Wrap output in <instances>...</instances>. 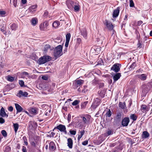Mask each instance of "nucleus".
<instances>
[{
  "instance_id": "17",
  "label": "nucleus",
  "mask_w": 152,
  "mask_h": 152,
  "mask_svg": "<svg viewBox=\"0 0 152 152\" xmlns=\"http://www.w3.org/2000/svg\"><path fill=\"white\" fill-rule=\"evenodd\" d=\"M16 109L17 110V113L18 112H20L23 110V108L21 107L17 103L15 104Z\"/></svg>"
},
{
  "instance_id": "30",
  "label": "nucleus",
  "mask_w": 152,
  "mask_h": 152,
  "mask_svg": "<svg viewBox=\"0 0 152 152\" xmlns=\"http://www.w3.org/2000/svg\"><path fill=\"white\" fill-rule=\"evenodd\" d=\"M137 118V116L135 114H132L130 116V118L133 121H135Z\"/></svg>"
},
{
  "instance_id": "34",
  "label": "nucleus",
  "mask_w": 152,
  "mask_h": 152,
  "mask_svg": "<svg viewBox=\"0 0 152 152\" xmlns=\"http://www.w3.org/2000/svg\"><path fill=\"white\" fill-rule=\"evenodd\" d=\"M18 28V26L15 24H13L10 25V28L12 30H15Z\"/></svg>"
},
{
  "instance_id": "45",
  "label": "nucleus",
  "mask_w": 152,
  "mask_h": 152,
  "mask_svg": "<svg viewBox=\"0 0 152 152\" xmlns=\"http://www.w3.org/2000/svg\"><path fill=\"white\" fill-rule=\"evenodd\" d=\"M113 134V132L111 130H109L107 132L106 134H105L106 136H108Z\"/></svg>"
},
{
  "instance_id": "27",
  "label": "nucleus",
  "mask_w": 152,
  "mask_h": 152,
  "mask_svg": "<svg viewBox=\"0 0 152 152\" xmlns=\"http://www.w3.org/2000/svg\"><path fill=\"white\" fill-rule=\"evenodd\" d=\"M93 49L95 51L96 53L97 54L100 52L101 50V47H96L92 49V50Z\"/></svg>"
},
{
  "instance_id": "41",
  "label": "nucleus",
  "mask_w": 152,
  "mask_h": 152,
  "mask_svg": "<svg viewBox=\"0 0 152 152\" xmlns=\"http://www.w3.org/2000/svg\"><path fill=\"white\" fill-rule=\"evenodd\" d=\"M11 148L8 146L6 147L4 150V152H10Z\"/></svg>"
},
{
  "instance_id": "40",
  "label": "nucleus",
  "mask_w": 152,
  "mask_h": 152,
  "mask_svg": "<svg viewBox=\"0 0 152 152\" xmlns=\"http://www.w3.org/2000/svg\"><path fill=\"white\" fill-rule=\"evenodd\" d=\"M71 37V34L70 33L67 34L66 36V41H69Z\"/></svg>"
},
{
  "instance_id": "43",
  "label": "nucleus",
  "mask_w": 152,
  "mask_h": 152,
  "mask_svg": "<svg viewBox=\"0 0 152 152\" xmlns=\"http://www.w3.org/2000/svg\"><path fill=\"white\" fill-rule=\"evenodd\" d=\"M129 6L131 7H134V4L132 0H129Z\"/></svg>"
},
{
  "instance_id": "57",
  "label": "nucleus",
  "mask_w": 152,
  "mask_h": 152,
  "mask_svg": "<svg viewBox=\"0 0 152 152\" xmlns=\"http://www.w3.org/2000/svg\"><path fill=\"white\" fill-rule=\"evenodd\" d=\"M13 107L12 106H10L8 108V110L10 112H12L13 110Z\"/></svg>"
},
{
  "instance_id": "26",
  "label": "nucleus",
  "mask_w": 152,
  "mask_h": 152,
  "mask_svg": "<svg viewBox=\"0 0 152 152\" xmlns=\"http://www.w3.org/2000/svg\"><path fill=\"white\" fill-rule=\"evenodd\" d=\"M149 136V133L146 131H144L143 132L142 136L143 138H147Z\"/></svg>"
},
{
  "instance_id": "51",
  "label": "nucleus",
  "mask_w": 152,
  "mask_h": 152,
  "mask_svg": "<svg viewBox=\"0 0 152 152\" xmlns=\"http://www.w3.org/2000/svg\"><path fill=\"white\" fill-rule=\"evenodd\" d=\"M140 39H138V42L137 44V46L138 48H141V46L142 45L141 44L140 42Z\"/></svg>"
},
{
  "instance_id": "47",
  "label": "nucleus",
  "mask_w": 152,
  "mask_h": 152,
  "mask_svg": "<svg viewBox=\"0 0 152 152\" xmlns=\"http://www.w3.org/2000/svg\"><path fill=\"white\" fill-rule=\"evenodd\" d=\"M79 102V101H78L77 100H75L72 103V104L73 105L75 106L77 105Z\"/></svg>"
},
{
  "instance_id": "25",
  "label": "nucleus",
  "mask_w": 152,
  "mask_h": 152,
  "mask_svg": "<svg viewBox=\"0 0 152 152\" xmlns=\"http://www.w3.org/2000/svg\"><path fill=\"white\" fill-rule=\"evenodd\" d=\"M37 7V5H33L30 7L29 9V11L33 13L34 11H36V8Z\"/></svg>"
},
{
  "instance_id": "37",
  "label": "nucleus",
  "mask_w": 152,
  "mask_h": 152,
  "mask_svg": "<svg viewBox=\"0 0 152 152\" xmlns=\"http://www.w3.org/2000/svg\"><path fill=\"white\" fill-rule=\"evenodd\" d=\"M80 5L77 6H75V7H72V8H74V11L75 12H78L80 11Z\"/></svg>"
},
{
  "instance_id": "18",
  "label": "nucleus",
  "mask_w": 152,
  "mask_h": 152,
  "mask_svg": "<svg viewBox=\"0 0 152 152\" xmlns=\"http://www.w3.org/2000/svg\"><path fill=\"white\" fill-rule=\"evenodd\" d=\"M37 109L36 107H31L30 108L29 110L31 113L32 114L34 115L37 114Z\"/></svg>"
},
{
  "instance_id": "28",
  "label": "nucleus",
  "mask_w": 152,
  "mask_h": 152,
  "mask_svg": "<svg viewBox=\"0 0 152 152\" xmlns=\"http://www.w3.org/2000/svg\"><path fill=\"white\" fill-rule=\"evenodd\" d=\"M88 103V101H85L83 102L81 104V109H85L86 106L87 104Z\"/></svg>"
},
{
  "instance_id": "21",
  "label": "nucleus",
  "mask_w": 152,
  "mask_h": 152,
  "mask_svg": "<svg viewBox=\"0 0 152 152\" xmlns=\"http://www.w3.org/2000/svg\"><path fill=\"white\" fill-rule=\"evenodd\" d=\"M67 145L68 147L72 148V147L73 142L71 138H69L67 139Z\"/></svg>"
},
{
  "instance_id": "3",
  "label": "nucleus",
  "mask_w": 152,
  "mask_h": 152,
  "mask_svg": "<svg viewBox=\"0 0 152 152\" xmlns=\"http://www.w3.org/2000/svg\"><path fill=\"white\" fill-rule=\"evenodd\" d=\"M67 4L68 7L69 9H72V7H75V6H76L80 5L79 2L76 0L71 1L69 3L67 2Z\"/></svg>"
},
{
  "instance_id": "8",
  "label": "nucleus",
  "mask_w": 152,
  "mask_h": 152,
  "mask_svg": "<svg viewBox=\"0 0 152 152\" xmlns=\"http://www.w3.org/2000/svg\"><path fill=\"white\" fill-rule=\"evenodd\" d=\"M101 100L98 98L94 99V102L92 103L91 107L93 109H96L99 104Z\"/></svg>"
},
{
  "instance_id": "2",
  "label": "nucleus",
  "mask_w": 152,
  "mask_h": 152,
  "mask_svg": "<svg viewBox=\"0 0 152 152\" xmlns=\"http://www.w3.org/2000/svg\"><path fill=\"white\" fill-rule=\"evenodd\" d=\"M51 59V57L49 56H44L40 58L38 60V62L39 64H43L50 61Z\"/></svg>"
},
{
  "instance_id": "31",
  "label": "nucleus",
  "mask_w": 152,
  "mask_h": 152,
  "mask_svg": "<svg viewBox=\"0 0 152 152\" xmlns=\"http://www.w3.org/2000/svg\"><path fill=\"white\" fill-rule=\"evenodd\" d=\"M85 131L84 130L80 131V134L78 136L77 139L79 140L80 138L82 137L83 136L84 134Z\"/></svg>"
},
{
  "instance_id": "61",
  "label": "nucleus",
  "mask_w": 152,
  "mask_h": 152,
  "mask_svg": "<svg viewBox=\"0 0 152 152\" xmlns=\"http://www.w3.org/2000/svg\"><path fill=\"white\" fill-rule=\"evenodd\" d=\"M31 144L32 146H34V147L36 146V144H35V142L34 141L31 142Z\"/></svg>"
},
{
  "instance_id": "16",
  "label": "nucleus",
  "mask_w": 152,
  "mask_h": 152,
  "mask_svg": "<svg viewBox=\"0 0 152 152\" xmlns=\"http://www.w3.org/2000/svg\"><path fill=\"white\" fill-rule=\"evenodd\" d=\"M0 116L2 117H7L8 116V115L6 113L4 108L3 107H2L0 110Z\"/></svg>"
},
{
  "instance_id": "4",
  "label": "nucleus",
  "mask_w": 152,
  "mask_h": 152,
  "mask_svg": "<svg viewBox=\"0 0 152 152\" xmlns=\"http://www.w3.org/2000/svg\"><path fill=\"white\" fill-rule=\"evenodd\" d=\"M123 116V114L122 112H118L116 113L114 117V121L116 122H120Z\"/></svg>"
},
{
  "instance_id": "50",
  "label": "nucleus",
  "mask_w": 152,
  "mask_h": 152,
  "mask_svg": "<svg viewBox=\"0 0 152 152\" xmlns=\"http://www.w3.org/2000/svg\"><path fill=\"white\" fill-rule=\"evenodd\" d=\"M5 122L4 120L2 118L0 117V123L3 124Z\"/></svg>"
},
{
  "instance_id": "39",
  "label": "nucleus",
  "mask_w": 152,
  "mask_h": 152,
  "mask_svg": "<svg viewBox=\"0 0 152 152\" xmlns=\"http://www.w3.org/2000/svg\"><path fill=\"white\" fill-rule=\"evenodd\" d=\"M14 80V77H11L10 75H9L7 76V80L8 81L10 82H12Z\"/></svg>"
},
{
  "instance_id": "48",
  "label": "nucleus",
  "mask_w": 152,
  "mask_h": 152,
  "mask_svg": "<svg viewBox=\"0 0 152 152\" xmlns=\"http://www.w3.org/2000/svg\"><path fill=\"white\" fill-rule=\"evenodd\" d=\"M6 12L4 11H0V16H4V15L5 14Z\"/></svg>"
},
{
  "instance_id": "1",
  "label": "nucleus",
  "mask_w": 152,
  "mask_h": 152,
  "mask_svg": "<svg viewBox=\"0 0 152 152\" xmlns=\"http://www.w3.org/2000/svg\"><path fill=\"white\" fill-rule=\"evenodd\" d=\"M62 46L61 45H59L55 48L54 50L53 54L56 59L62 55Z\"/></svg>"
},
{
  "instance_id": "44",
  "label": "nucleus",
  "mask_w": 152,
  "mask_h": 152,
  "mask_svg": "<svg viewBox=\"0 0 152 152\" xmlns=\"http://www.w3.org/2000/svg\"><path fill=\"white\" fill-rule=\"evenodd\" d=\"M21 75L22 76L23 75L27 76L28 78H29L30 77V76L29 75V74L27 72H23L22 73Z\"/></svg>"
},
{
  "instance_id": "24",
  "label": "nucleus",
  "mask_w": 152,
  "mask_h": 152,
  "mask_svg": "<svg viewBox=\"0 0 152 152\" xmlns=\"http://www.w3.org/2000/svg\"><path fill=\"white\" fill-rule=\"evenodd\" d=\"M31 24L33 26H35L38 22V20L37 18H32L31 21Z\"/></svg>"
},
{
  "instance_id": "12",
  "label": "nucleus",
  "mask_w": 152,
  "mask_h": 152,
  "mask_svg": "<svg viewBox=\"0 0 152 152\" xmlns=\"http://www.w3.org/2000/svg\"><path fill=\"white\" fill-rule=\"evenodd\" d=\"M120 11V8L118 7L116 9L114 10L113 14V18H116L118 15Z\"/></svg>"
},
{
  "instance_id": "6",
  "label": "nucleus",
  "mask_w": 152,
  "mask_h": 152,
  "mask_svg": "<svg viewBox=\"0 0 152 152\" xmlns=\"http://www.w3.org/2000/svg\"><path fill=\"white\" fill-rule=\"evenodd\" d=\"M54 129H58L61 132H64L65 134H66L67 133L65 126L62 124H59L56 127H55Z\"/></svg>"
},
{
  "instance_id": "22",
  "label": "nucleus",
  "mask_w": 152,
  "mask_h": 152,
  "mask_svg": "<svg viewBox=\"0 0 152 152\" xmlns=\"http://www.w3.org/2000/svg\"><path fill=\"white\" fill-rule=\"evenodd\" d=\"M56 148L55 145L53 142H51L49 144V149L51 151H54Z\"/></svg>"
},
{
  "instance_id": "60",
  "label": "nucleus",
  "mask_w": 152,
  "mask_h": 152,
  "mask_svg": "<svg viewBox=\"0 0 152 152\" xmlns=\"http://www.w3.org/2000/svg\"><path fill=\"white\" fill-rule=\"evenodd\" d=\"M69 41H66L65 44V46L67 48L69 45Z\"/></svg>"
},
{
  "instance_id": "62",
  "label": "nucleus",
  "mask_w": 152,
  "mask_h": 152,
  "mask_svg": "<svg viewBox=\"0 0 152 152\" xmlns=\"http://www.w3.org/2000/svg\"><path fill=\"white\" fill-rule=\"evenodd\" d=\"M55 134L53 132H51V134H50V137H53L55 135Z\"/></svg>"
},
{
  "instance_id": "56",
  "label": "nucleus",
  "mask_w": 152,
  "mask_h": 152,
  "mask_svg": "<svg viewBox=\"0 0 152 152\" xmlns=\"http://www.w3.org/2000/svg\"><path fill=\"white\" fill-rule=\"evenodd\" d=\"M88 141L87 140H85L82 143V144L83 145H86L88 144Z\"/></svg>"
},
{
  "instance_id": "15",
  "label": "nucleus",
  "mask_w": 152,
  "mask_h": 152,
  "mask_svg": "<svg viewBox=\"0 0 152 152\" xmlns=\"http://www.w3.org/2000/svg\"><path fill=\"white\" fill-rule=\"evenodd\" d=\"M136 76L139 79L142 80H145L147 77V75L145 74H142L141 75H137Z\"/></svg>"
},
{
  "instance_id": "23",
  "label": "nucleus",
  "mask_w": 152,
  "mask_h": 152,
  "mask_svg": "<svg viewBox=\"0 0 152 152\" xmlns=\"http://www.w3.org/2000/svg\"><path fill=\"white\" fill-rule=\"evenodd\" d=\"M119 106L122 109H124L126 108V104L125 102H119Z\"/></svg>"
},
{
  "instance_id": "13",
  "label": "nucleus",
  "mask_w": 152,
  "mask_h": 152,
  "mask_svg": "<svg viewBox=\"0 0 152 152\" xmlns=\"http://www.w3.org/2000/svg\"><path fill=\"white\" fill-rule=\"evenodd\" d=\"M111 70H113L115 72H118L120 70L119 64H114L111 68Z\"/></svg>"
},
{
  "instance_id": "5",
  "label": "nucleus",
  "mask_w": 152,
  "mask_h": 152,
  "mask_svg": "<svg viewBox=\"0 0 152 152\" xmlns=\"http://www.w3.org/2000/svg\"><path fill=\"white\" fill-rule=\"evenodd\" d=\"M84 83V81L83 80H75L73 84V88L74 89L77 88V87L82 86Z\"/></svg>"
},
{
  "instance_id": "55",
  "label": "nucleus",
  "mask_w": 152,
  "mask_h": 152,
  "mask_svg": "<svg viewBox=\"0 0 152 152\" xmlns=\"http://www.w3.org/2000/svg\"><path fill=\"white\" fill-rule=\"evenodd\" d=\"M17 2V0H13V5L15 7H16Z\"/></svg>"
},
{
  "instance_id": "20",
  "label": "nucleus",
  "mask_w": 152,
  "mask_h": 152,
  "mask_svg": "<svg viewBox=\"0 0 152 152\" xmlns=\"http://www.w3.org/2000/svg\"><path fill=\"white\" fill-rule=\"evenodd\" d=\"M121 76V73H118L115 74L113 77V78L115 81H116L119 79Z\"/></svg>"
},
{
  "instance_id": "59",
  "label": "nucleus",
  "mask_w": 152,
  "mask_h": 152,
  "mask_svg": "<svg viewBox=\"0 0 152 152\" xmlns=\"http://www.w3.org/2000/svg\"><path fill=\"white\" fill-rule=\"evenodd\" d=\"M33 122L32 121H31L29 122V127H31V128H32L33 127V126L32 125Z\"/></svg>"
},
{
  "instance_id": "64",
  "label": "nucleus",
  "mask_w": 152,
  "mask_h": 152,
  "mask_svg": "<svg viewBox=\"0 0 152 152\" xmlns=\"http://www.w3.org/2000/svg\"><path fill=\"white\" fill-rule=\"evenodd\" d=\"M23 141H24V142L25 141H27V138H26V137L25 136H24L23 137Z\"/></svg>"
},
{
  "instance_id": "7",
  "label": "nucleus",
  "mask_w": 152,
  "mask_h": 152,
  "mask_svg": "<svg viewBox=\"0 0 152 152\" xmlns=\"http://www.w3.org/2000/svg\"><path fill=\"white\" fill-rule=\"evenodd\" d=\"M49 25L48 22L46 21L43 23H41L39 26L40 29L41 31H46Z\"/></svg>"
},
{
  "instance_id": "49",
  "label": "nucleus",
  "mask_w": 152,
  "mask_h": 152,
  "mask_svg": "<svg viewBox=\"0 0 152 152\" xmlns=\"http://www.w3.org/2000/svg\"><path fill=\"white\" fill-rule=\"evenodd\" d=\"M69 132L71 134L75 135L76 134V131L74 130H70L69 131Z\"/></svg>"
},
{
  "instance_id": "38",
  "label": "nucleus",
  "mask_w": 152,
  "mask_h": 152,
  "mask_svg": "<svg viewBox=\"0 0 152 152\" xmlns=\"http://www.w3.org/2000/svg\"><path fill=\"white\" fill-rule=\"evenodd\" d=\"M82 35H83L84 37L86 38L87 37L86 31V29H84L82 31Z\"/></svg>"
},
{
  "instance_id": "42",
  "label": "nucleus",
  "mask_w": 152,
  "mask_h": 152,
  "mask_svg": "<svg viewBox=\"0 0 152 152\" xmlns=\"http://www.w3.org/2000/svg\"><path fill=\"white\" fill-rule=\"evenodd\" d=\"M1 132L2 135L4 137H7V133L6 132L5 130H2L1 131Z\"/></svg>"
},
{
  "instance_id": "58",
  "label": "nucleus",
  "mask_w": 152,
  "mask_h": 152,
  "mask_svg": "<svg viewBox=\"0 0 152 152\" xmlns=\"http://www.w3.org/2000/svg\"><path fill=\"white\" fill-rule=\"evenodd\" d=\"M42 79L45 80H47L48 79V77L47 76H44L42 77Z\"/></svg>"
},
{
  "instance_id": "29",
  "label": "nucleus",
  "mask_w": 152,
  "mask_h": 152,
  "mask_svg": "<svg viewBox=\"0 0 152 152\" xmlns=\"http://www.w3.org/2000/svg\"><path fill=\"white\" fill-rule=\"evenodd\" d=\"M112 112L111 111L110 109H108V111L106 112L105 115L107 118L110 117L112 115Z\"/></svg>"
},
{
  "instance_id": "32",
  "label": "nucleus",
  "mask_w": 152,
  "mask_h": 152,
  "mask_svg": "<svg viewBox=\"0 0 152 152\" xmlns=\"http://www.w3.org/2000/svg\"><path fill=\"white\" fill-rule=\"evenodd\" d=\"M60 25L59 22L56 21H54L53 24V27L56 28L58 27Z\"/></svg>"
},
{
  "instance_id": "33",
  "label": "nucleus",
  "mask_w": 152,
  "mask_h": 152,
  "mask_svg": "<svg viewBox=\"0 0 152 152\" xmlns=\"http://www.w3.org/2000/svg\"><path fill=\"white\" fill-rule=\"evenodd\" d=\"M13 126L15 131L16 133L19 128V124L17 123L14 124Z\"/></svg>"
},
{
  "instance_id": "11",
  "label": "nucleus",
  "mask_w": 152,
  "mask_h": 152,
  "mask_svg": "<svg viewBox=\"0 0 152 152\" xmlns=\"http://www.w3.org/2000/svg\"><path fill=\"white\" fill-rule=\"evenodd\" d=\"M129 121V118L127 117H125L122 120L121 124L124 126H128Z\"/></svg>"
},
{
  "instance_id": "46",
  "label": "nucleus",
  "mask_w": 152,
  "mask_h": 152,
  "mask_svg": "<svg viewBox=\"0 0 152 152\" xmlns=\"http://www.w3.org/2000/svg\"><path fill=\"white\" fill-rule=\"evenodd\" d=\"M19 83L21 87H23L24 86V83L23 80H19Z\"/></svg>"
},
{
  "instance_id": "14",
  "label": "nucleus",
  "mask_w": 152,
  "mask_h": 152,
  "mask_svg": "<svg viewBox=\"0 0 152 152\" xmlns=\"http://www.w3.org/2000/svg\"><path fill=\"white\" fill-rule=\"evenodd\" d=\"M28 94L27 92L23 91L21 90H20L17 96L19 97H20L21 96L27 97Z\"/></svg>"
},
{
  "instance_id": "9",
  "label": "nucleus",
  "mask_w": 152,
  "mask_h": 152,
  "mask_svg": "<svg viewBox=\"0 0 152 152\" xmlns=\"http://www.w3.org/2000/svg\"><path fill=\"white\" fill-rule=\"evenodd\" d=\"M91 116L89 115H85V116L82 117L83 124H88L90 122Z\"/></svg>"
},
{
  "instance_id": "63",
  "label": "nucleus",
  "mask_w": 152,
  "mask_h": 152,
  "mask_svg": "<svg viewBox=\"0 0 152 152\" xmlns=\"http://www.w3.org/2000/svg\"><path fill=\"white\" fill-rule=\"evenodd\" d=\"M129 106L130 107L131 106L132 104V101L131 100H130L129 101Z\"/></svg>"
},
{
  "instance_id": "19",
  "label": "nucleus",
  "mask_w": 152,
  "mask_h": 152,
  "mask_svg": "<svg viewBox=\"0 0 152 152\" xmlns=\"http://www.w3.org/2000/svg\"><path fill=\"white\" fill-rule=\"evenodd\" d=\"M141 109L143 113L148 111L149 110L148 107H147L146 105L145 104H143L141 105Z\"/></svg>"
},
{
  "instance_id": "10",
  "label": "nucleus",
  "mask_w": 152,
  "mask_h": 152,
  "mask_svg": "<svg viewBox=\"0 0 152 152\" xmlns=\"http://www.w3.org/2000/svg\"><path fill=\"white\" fill-rule=\"evenodd\" d=\"M104 24L106 26L108 30H112L113 29V26L110 22L107 20H105L104 22Z\"/></svg>"
},
{
  "instance_id": "36",
  "label": "nucleus",
  "mask_w": 152,
  "mask_h": 152,
  "mask_svg": "<svg viewBox=\"0 0 152 152\" xmlns=\"http://www.w3.org/2000/svg\"><path fill=\"white\" fill-rule=\"evenodd\" d=\"M136 66V64L135 62H134L130 66L129 69L130 70L134 69L135 67Z\"/></svg>"
},
{
  "instance_id": "35",
  "label": "nucleus",
  "mask_w": 152,
  "mask_h": 152,
  "mask_svg": "<svg viewBox=\"0 0 152 152\" xmlns=\"http://www.w3.org/2000/svg\"><path fill=\"white\" fill-rule=\"evenodd\" d=\"M50 46L49 45H45L43 48V50L45 52H47L48 50L50 49Z\"/></svg>"
},
{
  "instance_id": "54",
  "label": "nucleus",
  "mask_w": 152,
  "mask_h": 152,
  "mask_svg": "<svg viewBox=\"0 0 152 152\" xmlns=\"http://www.w3.org/2000/svg\"><path fill=\"white\" fill-rule=\"evenodd\" d=\"M71 115L70 114H69L68 115V118L67 120L68 121V122L69 123L70 121L71 120Z\"/></svg>"
},
{
  "instance_id": "53",
  "label": "nucleus",
  "mask_w": 152,
  "mask_h": 152,
  "mask_svg": "<svg viewBox=\"0 0 152 152\" xmlns=\"http://www.w3.org/2000/svg\"><path fill=\"white\" fill-rule=\"evenodd\" d=\"M99 88H102L104 86V84L103 83H99Z\"/></svg>"
},
{
  "instance_id": "52",
  "label": "nucleus",
  "mask_w": 152,
  "mask_h": 152,
  "mask_svg": "<svg viewBox=\"0 0 152 152\" xmlns=\"http://www.w3.org/2000/svg\"><path fill=\"white\" fill-rule=\"evenodd\" d=\"M22 151L23 152H27L26 148L24 146L22 147Z\"/></svg>"
}]
</instances>
